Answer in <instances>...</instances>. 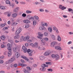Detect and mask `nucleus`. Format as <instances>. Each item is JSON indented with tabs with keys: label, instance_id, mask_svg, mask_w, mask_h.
<instances>
[{
	"label": "nucleus",
	"instance_id": "obj_1",
	"mask_svg": "<svg viewBox=\"0 0 73 73\" xmlns=\"http://www.w3.org/2000/svg\"><path fill=\"white\" fill-rule=\"evenodd\" d=\"M7 46H8L7 49L9 50L8 52V57H10L11 54V51H12V48H11V44L8 43Z\"/></svg>",
	"mask_w": 73,
	"mask_h": 73
},
{
	"label": "nucleus",
	"instance_id": "obj_2",
	"mask_svg": "<svg viewBox=\"0 0 73 73\" xmlns=\"http://www.w3.org/2000/svg\"><path fill=\"white\" fill-rule=\"evenodd\" d=\"M27 53H28V54H29L30 56H32V53H33V51L32 50H30V49H28L27 50Z\"/></svg>",
	"mask_w": 73,
	"mask_h": 73
},
{
	"label": "nucleus",
	"instance_id": "obj_3",
	"mask_svg": "<svg viewBox=\"0 0 73 73\" xmlns=\"http://www.w3.org/2000/svg\"><path fill=\"white\" fill-rule=\"evenodd\" d=\"M21 31H22V29L21 28L18 29V30L15 33V35H19V34L20 33V32H21Z\"/></svg>",
	"mask_w": 73,
	"mask_h": 73
},
{
	"label": "nucleus",
	"instance_id": "obj_4",
	"mask_svg": "<svg viewBox=\"0 0 73 73\" xmlns=\"http://www.w3.org/2000/svg\"><path fill=\"white\" fill-rule=\"evenodd\" d=\"M38 35L39 36H37L38 38H39V39H40V40L42 39V37L43 36V34H41V33H38Z\"/></svg>",
	"mask_w": 73,
	"mask_h": 73
},
{
	"label": "nucleus",
	"instance_id": "obj_5",
	"mask_svg": "<svg viewBox=\"0 0 73 73\" xmlns=\"http://www.w3.org/2000/svg\"><path fill=\"white\" fill-rule=\"evenodd\" d=\"M51 47H53L54 46V45H57V42L56 41H54L52 42L51 43Z\"/></svg>",
	"mask_w": 73,
	"mask_h": 73
},
{
	"label": "nucleus",
	"instance_id": "obj_6",
	"mask_svg": "<svg viewBox=\"0 0 73 73\" xmlns=\"http://www.w3.org/2000/svg\"><path fill=\"white\" fill-rule=\"evenodd\" d=\"M22 49L23 50L24 53H26L27 52V48L26 47L23 46L22 47Z\"/></svg>",
	"mask_w": 73,
	"mask_h": 73
},
{
	"label": "nucleus",
	"instance_id": "obj_7",
	"mask_svg": "<svg viewBox=\"0 0 73 73\" xmlns=\"http://www.w3.org/2000/svg\"><path fill=\"white\" fill-rule=\"evenodd\" d=\"M50 53V51H47L45 52L44 54V56H48Z\"/></svg>",
	"mask_w": 73,
	"mask_h": 73
},
{
	"label": "nucleus",
	"instance_id": "obj_8",
	"mask_svg": "<svg viewBox=\"0 0 73 73\" xmlns=\"http://www.w3.org/2000/svg\"><path fill=\"white\" fill-rule=\"evenodd\" d=\"M18 65L20 66H27V65L21 63H19Z\"/></svg>",
	"mask_w": 73,
	"mask_h": 73
},
{
	"label": "nucleus",
	"instance_id": "obj_9",
	"mask_svg": "<svg viewBox=\"0 0 73 73\" xmlns=\"http://www.w3.org/2000/svg\"><path fill=\"white\" fill-rule=\"evenodd\" d=\"M55 60L57 61L58 60H59V59H60V56L58 54H56L55 57Z\"/></svg>",
	"mask_w": 73,
	"mask_h": 73
},
{
	"label": "nucleus",
	"instance_id": "obj_10",
	"mask_svg": "<svg viewBox=\"0 0 73 73\" xmlns=\"http://www.w3.org/2000/svg\"><path fill=\"white\" fill-rule=\"evenodd\" d=\"M17 16V14L16 13H14L12 15V17L13 18H16Z\"/></svg>",
	"mask_w": 73,
	"mask_h": 73
},
{
	"label": "nucleus",
	"instance_id": "obj_11",
	"mask_svg": "<svg viewBox=\"0 0 73 73\" xmlns=\"http://www.w3.org/2000/svg\"><path fill=\"white\" fill-rule=\"evenodd\" d=\"M55 49H57V50H61V48L59 46H56L55 47Z\"/></svg>",
	"mask_w": 73,
	"mask_h": 73
},
{
	"label": "nucleus",
	"instance_id": "obj_12",
	"mask_svg": "<svg viewBox=\"0 0 73 73\" xmlns=\"http://www.w3.org/2000/svg\"><path fill=\"white\" fill-rule=\"evenodd\" d=\"M23 71L25 73H29V71H28V70L26 69V68H23Z\"/></svg>",
	"mask_w": 73,
	"mask_h": 73
},
{
	"label": "nucleus",
	"instance_id": "obj_13",
	"mask_svg": "<svg viewBox=\"0 0 73 73\" xmlns=\"http://www.w3.org/2000/svg\"><path fill=\"white\" fill-rule=\"evenodd\" d=\"M23 22L24 23H26V24H28V23H31V21L28 20H24L23 21Z\"/></svg>",
	"mask_w": 73,
	"mask_h": 73
},
{
	"label": "nucleus",
	"instance_id": "obj_14",
	"mask_svg": "<svg viewBox=\"0 0 73 73\" xmlns=\"http://www.w3.org/2000/svg\"><path fill=\"white\" fill-rule=\"evenodd\" d=\"M14 60V59L13 58H11L8 61V62L9 63H11V62H12L13 61V60Z\"/></svg>",
	"mask_w": 73,
	"mask_h": 73
},
{
	"label": "nucleus",
	"instance_id": "obj_15",
	"mask_svg": "<svg viewBox=\"0 0 73 73\" xmlns=\"http://www.w3.org/2000/svg\"><path fill=\"white\" fill-rule=\"evenodd\" d=\"M19 7H17L14 9L13 11L15 12H17L19 10Z\"/></svg>",
	"mask_w": 73,
	"mask_h": 73
},
{
	"label": "nucleus",
	"instance_id": "obj_16",
	"mask_svg": "<svg viewBox=\"0 0 73 73\" xmlns=\"http://www.w3.org/2000/svg\"><path fill=\"white\" fill-rule=\"evenodd\" d=\"M57 40L58 41H61V38L60 37V36L58 35V36Z\"/></svg>",
	"mask_w": 73,
	"mask_h": 73
},
{
	"label": "nucleus",
	"instance_id": "obj_17",
	"mask_svg": "<svg viewBox=\"0 0 73 73\" xmlns=\"http://www.w3.org/2000/svg\"><path fill=\"white\" fill-rule=\"evenodd\" d=\"M48 30L49 32H50V33H52V27H49L48 28Z\"/></svg>",
	"mask_w": 73,
	"mask_h": 73
},
{
	"label": "nucleus",
	"instance_id": "obj_18",
	"mask_svg": "<svg viewBox=\"0 0 73 73\" xmlns=\"http://www.w3.org/2000/svg\"><path fill=\"white\" fill-rule=\"evenodd\" d=\"M19 56H20V54H19V53L18 52H16L15 53V56H16V58H18V57H19Z\"/></svg>",
	"mask_w": 73,
	"mask_h": 73
},
{
	"label": "nucleus",
	"instance_id": "obj_19",
	"mask_svg": "<svg viewBox=\"0 0 73 73\" xmlns=\"http://www.w3.org/2000/svg\"><path fill=\"white\" fill-rule=\"evenodd\" d=\"M17 50V48L16 47H14L13 48V51L14 52H16Z\"/></svg>",
	"mask_w": 73,
	"mask_h": 73
},
{
	"label": "nucleus",
	"instance_id": "obj_20",
	"mask_svg": "<svg viewBox=\"0 0 73 73\" xmlns=\"http://www.w3.org/2000/svg\"><path fill=\"white\" fill-rule=\"evenodd\" d=\"M1 40H3V41H4V40H5V38L4 36L3 35L1 36Z\"/></svg>",
	"mask_w": 73,
	"mask_h": 73
},
{
	"label": "nucleus",
	"instance_id": "obj_21",
	"mask_svg": "<svg viewBox=\"0 0 73 73\" xmlns=\"http://www.w3.org/2000/svg\"><path fill=\"white\" fill-rule=\"evenodd\" d=\"M29 38V36H27L25 37V41H27Z\"/></svg>",
	"mask_w": 73,
	"mask_h": 73
},
{
	"label": "nucleus",
	"instance_id": "obj_22",
	"mask_svg": "<svg viewBox=\"0 0 73 73\" xmlns=\"http://www.w3.org/2000/svg\"><path fill=\"white\" fill-rule=\"evenodd\" d=\"M46 29L45 28L42 27V26H40V27L39 29L41 31H42V30H44V29Z\"/></svg>",
	"mask_w": 73,
	"mask_h": 73
},
{
	"label": "nucleus",
	"instance_id": "obj_23",
	"mask_svg": "<svg viewBox=\"0 0 73 73\" xmlns=\"http://www.w3.org/2000/svg\"><path fill=\"white\" fill-rule=\"evenodd\" d=\"M51 37L52 39L53 40H56V37H55V36L54 35H52L51 36Z\"/></svg>",
	"mask_w": 73,
	"mask_h": 73
},
{
	"label": "nucleus",
	"instance_id": "obj_24",
	"mask_svg": "<svg viewBox=\"0 0 73 73\" xmlns=\"http://www.w3.org/2000/svg\"><path fill=\"white\" fill-rule=\"evenodd\" d=\"M41 66L42 67H43V66H44V68H45V67H48V65L45 64H43L41 65Z\"/></svg>",
	"mask_w": 73,
	"mask_h": 73
},
{
	"label": "nucleus",
	"instance_id": "obj_25",
	"mask_svg": "<svg viewBox=\"0 0 73 73\" xmlns=\"http://www.w3.org/2000/svg\"><path fill=\"white\" fill-rule=\"evenodd\" d=\"M36 20H34L33 23V25H36V23H37V22H36Z\"/></svg>",
	"mask_w": 73,
	"mask_h": 73
},
{
	"label": "nucleus",
	"instance_id": "obj_26",
	"mask_svg": "<svg viewBox=\"0 0 73 73\" xmlns=\"http://www.w3.org/2000/svg\"><path fill=\"white\" fill-rule=\"evenodd\" d=\"M20 36L19 35H16L14 37V39H18L19 38Z\"/></svg>",
	"mask_w": 73,
	"mask_h": 73
},
{
	"label": "nucleus",
	"instance_id": "obj_27",
	"mask_svg": "<svg viewBox=\"0 0 73 73\" xmlns=\"http://www.w3.org/2000/svg\"><path fill=\"white\" fill-rule=\"evenodd\" d=\"M34 47L36 48H38V45H37V43H35Z\"/></svg>",
	"mask_w": 73,
	"mask_h": 73
},
{
	"label": "nucleus",
	"instance_id": "obj_28",
	"mask_svg": "<svg viewBox=\"0 0 73 73\" xmlns=\"http://www.w3.org/2000/svg\"><path fill=\"white\" fill-rule=\"evenodd\" d=\"M42 67L43 68L42 69V72H44L46 70V68L45 67H44V66Z\"/></svg>",
	"mask_w": 73,
	"mask_h": 73
},
{
	"label": "nucleus",
	"instance_id": "obj_29",
	"mask_svg": "<svg viewBox=\"0 0 73 73\" xmlns=\"http://www.w3.org/2000/svg\"><path fill=\"white\" fill-rule=\"evenodd\" d=\"M21 41H25V38L24 37V36H21Z\"/></svg>",
	"mask_w": 73,
	"mask_h": 73
},
{
	"label": "nucleus",
	"instance_id": "obj_30",
	"mask_svg": "<svg viewBox=\"0 0 73 73\" xmlns=\"http://www.w3.org/2000/svg\"><path fill=\"white\" fill-rule=\"evenodd\" d=\"M5 25V24H1V28H3V27H4V26Z\"/></svg>",
	"mask_w": 73,
	"mask_h": 73
},
{
	"label": "nucleus",
	"instance_id": "obj_31",
	"mask_svg": "<svg viewBox=\"0 0 73 73\" xmlns=\"http://www.w3.org/2000/svg\"><path fill=\"white\" fill-rule=\"evenodd\" d=\"M27 13H32V11L29 10H27L26 11Z\"/></svg>",
	"mask_w": 73,
	"mask_h": 73
},
{
	"label": "nucleus",
	"instance_id": "obj_32",
	"mask_svg": "<svg viewBox=\"0 0 73 73\" xmlns=\"http://www.w3.org/2000/svg\"><path fill=\"white\" fill-rule=\"evenodd\" d=\"M61 9L62 10H64V9H66V7H65L64 6H62L61 7Z\"/></svg>",
	"mask_w": 73,
	"mask_h": 73
},
{
	"label": "nucleus",
	"instance_id": "obj_33",
	"mask_svg": "<svg viewBox=\"0 0 73 73\" xmlns=\"http://www.w3.org/2000/svg\"><path fill=\"white\" fill-rule=\"evenodd\" d=\"M34 18L35 19H36V20H38V17H37L36 16H34Z\"/></svg>",
	"mask_w": 73,
	"mask_h": 73
},
{
	"label": "nucleus",
	"instance_id": "obj_34",
	"mask_svg": "<svg viewBox=\"0 0 73 73\" xmlns=\"http://www.w3.org/2000/svg\"><path fill=\"white\" fill-rule=\"evenodd\" d=\"M44 57L43 56H40L39 57V60H43V59H44Z\"/></svg>",
	"mask_w": 73,
	"mask_h": 73
},
{
	"label": "nucleus",
	"instance_id": "obj_35",
	"mask_svg": "<svg viewBox=\"0 0 73 73\" xmlns=\"http://www.w3.org/2000/svg\"><path fill=\"white\" fill-rule=\"evenodd\" d=\"M6 3L7 4H11V3H10V1L8 0L6 1Z\"/></svg>",
	"mask_w": 73,
	"mask_h": 73
},
{
	"label": "nucleus",
	"instance_id": "obj_36",
	"mask_svg": "<svg viewBox=\"0 0 73 73\" xmlns=\"http://www.w3.org/2000/svg\"><path fill=\"white\" fill-rule=\"evenodd\" d=\"M27 69L28 70H32V69H31L30 67L28 66L27 67Z\"/></svg>",
	"mask_w": 73,
	"mask_h": 73
},
{
	"label": "nucleus",
	"instance_id": "obj_37",
	"mask_svg": "<svg viewBox=\"0 0 73 73\" xmlns=\"http://www.w3.org/2000/svg\"><path fill=\"white\" fill-rule=\"evenodd\" d=\"M29 26L28 24H27L25 25V28H29Z\"/></svg>",
	"mask_w": 73,
	"mask_h": 73
},
{
	"label": "nucleus",
	"instance_id": "obj_38",
	"mask_svg": "<svg viewBox=\"0 0 73 73\" xmlns=\"http://www.w3.org/2000/svg\"><path fill=\"white\" fill-rule=\"evenodd\" d=\"M35 5H38V4H40V3L37 1H36L35 3Z\"/></svg>",
	"mask_w": 73,
	"mask_h": 73
},
{
	"label": "nucleus",
	"instance_id": "obj_39",
	"mask_svg": "<svg viewBox=\"0 0 73 73\" xmlns=\"http://www.w3.org/2000/svg\"><path fill=\"white\" fill-rule=\"evenodd\" d=\"M22 16L25 17H26V16H27V15L25 13H23L22 15Z\"/></svg>",
	"mask_w": 73,
	"mask_h": 73
},
{
	"label": "nucleus",
	"instance_id": "obj_40",
	"mask_svg": "<svg viewBox=\"0 0 73 73\" xmlns=\"http://www.w3.org/2000/svg\"><path fill=\"white\" fill-rule=\"evenodd\" d=\"M57 27H56L55 26H53V30L54 31H56V29H57Z\"/></svg>",
	"mask_w": 73,
	"mask_h": 73
},
{
	"label": "nucleus",
	"instance_id": "obj_41",
	"mask_svg": "<svg viewBox=\"0 0 73 73\" xmlns=\"http://www.w3.org/2000/svg\"><path fill=\"white\" fill-rule=\"evenodd\" d=\"M41 42H42L46 43V42H45V41L44 38H43V39H42V40H41Z\"/></svg>",
	"mask_w": 73,
	"mask_h": 73
},
{
	"label": "nucleus",
	"instance_id": "obj_42",
	"mask_svg": "<svg viewBox=\"0 0 73 73\" xmlns=\"http://www.w3.org/2000/svg\"><path fill=\"white\" fill-rule=\"evenodd\" d=\"M39 11L40 12H43L44 11V9H39Z\"/></svg>",
	"mask_w": 73,
	"mask_h": 73
},
{
	"label": "nucleus",
	"instance_id": "obj_43",
	"mask_svg": "<svg viewBox=\"0 0 73 73\" xmlns=\"http://www.w3.org/2000/svg\"><path fill=\"white\" fill-rule=\"evenodd\" d=\"M41 44L42 46H44V45H45V44H46V43L41 42Z\"/></svg>",
	"mask_w": 73,
	"mask_h": 73
},
{
	"label": "nucleus",
	"instance_id": "obj_44",
	"mask_svg": "<svg viewBox=\"0 0 73 73\" xmlns=\"http://www.w3.org/2000/svg\"><path fill=\"white\" fill-rule=\"evenodd\" d=\"M56 56V54L54 55V54H53L52 55V57L53 58H55Z\"/></svg>",
	"mask_w": 73,
	"mask_h": 73
},
{
	"label": "nucleus",
	"instance_id": "obj_45",
	"mask_svg": "<svg viewBox=\"0 0 73 73\" xmlns=\"http://www.w3.org/2000/svg\"><path fill=\"white\" fill-rule=\"evenodd\" d=\"M73 10L70 8H69L68 9V12H71V11H72Z\"/></svg>",
	"mask_w": 73,
	"mask_h": 73
},
{
	"label": "nucleus",
	"instance_id": "obj_46",
	"mask_svg": "<svg viewBox=\"0 0 73 73\" xmlns=\"http://www.w3.org/2000/svg\"><path fill=\"white\" fill-rule=\"evenodd\" d=\"M0 8L1 9H5V7L4 6H1Z\"/></svg>",
	"mask_w": 73,
	"mask_h": 73
},
{
	"label": "nucleus",
	"instance_id": "obj_47",
	"mask_svg": "<svg viewBox=\"0 0 73 73\" xmlns=\"http://www.w3.org/2000/svg\"><path fill=\"white\" fill-rule=\"evenodd\" d=\"M46 64H47V65H50V64H51V62H46Z\"/></svg>",
	"mask_w": 73,
	"mask_h": 73
},
{
	"label": "nucleus",
	"instance_id": "obj_48",
	"mask_svg": "<svg viewBox=\"0 0 73 73\" xmlns=\"http://www.w3.org/2000/svg\"><path fill=\"white\" fill-rule=\"evenodd\" d=\"M12 25H14L15 26V25H16V23L14 22L13 23V24H11Z\"/></svg>",
	"mask_w": 73,
	"mask_h": 73
},
{
	"label": "nucleus",
	"instance_id": "obj_49",
	"mask_svg": "<svg viewBox=\"0 0 73 73\" xmlns=\"http://www.w3.org/2000/svg\"><path fill=\"white\" fill-rule=\"evenodd\" d=\"M56 33L58 34L59 33V31H58V29H56Z\"/></svg>",
	"mask_w": 73,
	"mask_h": 73
},
{
	"label": "nucleus",
	"instance_id": "obj_50",
	"mask_svg": "<svg viewBox=\"0 0 73 73\" xmlns=\"http://www.w3.org/2000/svg\"><path fill=\"white\" fill-rule=\"evenodd\" d=\"M44 39V40L46 41H48V38H45Z\"/></svg>",
	"mask_w": 73,
	"mask_h": 73
},
{
	"label": "nucleus",
	"instance_id": "obj_51",
	"mask_svg": "<svg viewBox=\"0 0 73 73\" xmlns=\"http://www.w3.org/2000/svg\"><path fill=\"white\" fill-rule=\"evenodd\" d=\"M3 58H4V56H2L0 57V60L1 59H3Z\"/></svg>",
	"mask_w": 73,
	"mask_h": 73
},
{
	"label": "nucleus",
	"instance_id": "obj_52",
	"mask_svg": "<svg viewBox=\"0 0 73 73\" xmlns=\"http://www.w3.org/2000/svg\"><path fill=\"white\" fill-rule=\"evenodd\" d=\"M48 71H50V72H52L53 70L52 68H49L48 69Z\"/></svg>",
	"mask_w": 73,
	"mask_h": 73
},
{
	"label": "nucleus",
	"instance_id": "obj_53",
	"mask_svg": "<svg viewBox=\"0 0 73 73\" xmlns=\"http://www.w3.org/2000/svg\"><path fill=\"white\" fill-rule=\"evenodd\" d=\"M32 20H34V18L33 17H31V18H29V20H32Z\"/></svg>",
	"mask_w": 73,
	"mask_h": 73
},
{
	"label": "nucleus",
	"instance_id": "obj_54",
	"mask_svg": "<svg viewBox=\"0 0 73 73\" xmlns=\"http://www.w3.org/2000/svg\"><path fill=\"white\" fill-rule=\"evenodd\" d=\"M72 42L71 41H70L68 42V45H70V44H72Z\"/></svg>",
	"mask_w": 73,
	"mask_h": 73
},
{
	"label": "nucleus",
	"instance_id": "obj_55",
	"mask_svg": "<svg viewBox=\"0 0 73 73\" xmlns=\"http://www.w3.org/2000/svg\"><path fill=\"white\" fill-rule=\"evenodd\" d=\"M3 61L2 60H0V64H3Z\"/></svg>",
	"mask_w": 73,
	"mask_h": 73
},
{
	"label": "nucleus",
	"instance_id": "obj_56",
	"mask_svg": "<svg viewBox=\"0 0 73 73\" xmlns=\"http://www.w3.org/2000/svg\"><path fill=\"white\" fill-rule=\"evenodd\" d=\"M44 35L45 36H47V35H48V33H47L46 32L44 33Z\"/></svg>",
	"mask_w": 73,
	"mask_h": 73
},
{
	"label": "nucleus",
	"instance_id": "obj_57",
	"mask_svg": "<svg viewBox=\"0 0 73 73\" xmlns=\"http://www.w3.org/2000/svg\"><path fill=\"white\" fill-rule=\"evenodd\" d=\"M20 3L21 4H25V3L23 2H20Z\"/></svg>",
	"mask_w": 73,
	"mask_h": 73
},
{
	"label": "nucleus",
	"instance_id": "obj_58",
	"mask_svg": "<svg viewBox=\"0 0 73 73\" xmlns=\"http://www.w3.org/2000/svg\"><path fill=\"white\" fill-rule=\"evenodd\" d=\"M26 61H28V58H27L25 56V58L24 59Z\"/></svg>",
	"mask_w": 73,
	"mask_h": 73
},
{
	"label": "nucleus",
	"instance_id": "obj_59",
	"mask_svg": "<svg viewBox=\"0 0 73 73\" xmlns=\"http://www.w3.org/2000/svg\"><path fill=\"white\" fill-rule=\"evenodd\" d=\"M28 42H29V43H31V42H32V40H28Z\"/></svg>",
	"mask_w": 73,
	"mask_h": 73
},
{
	"label": "nucleus",
	"instance_id": "obj_60",
	"mask_svg": "<svg viewBox=\"0 0 73 73\" xmlns=\"http://www.w3.org/2000/svg\"><path fill=\"white\" fill-rule=\"evenodd\" d=\"M9 42H11V44H12V43H13V40H9Z\"/></svg>",
	"mask_w": 73,
	"mask_h": 73
},
{
	"label": "nucleus",
	"instance_id": "obj_61",
	"mask_svg": "<svg viewBox=\"0 0 73 73\" xmlns=\"http://www.w3.org/2000/svg\"><path fill=\"white\" fill-rule=\"evenodd\" d=\"M25 44L26 46H27V47L28 46V43H25Z\"/></svg>",
	"mask_w": 73,
	"mask_h": 73
},
{
	"label": "nucleus",
	"instance_id": "obj_62",
	"mask_svg": "<svg viewBox=\"0 0 73 73\" xmlns=\"http://www.w3.org/2000/svg\"><path fill=\"white\" fill-rule=\"evenodd\" d=\"M15 42H16L17 43L19 42V40H15Z\"/></svg>",
	"mask_w": 73,
	"mask_h": 73
},
{
	"label": "nucleus",
	"instance_id": "obj_63",
	"mask_svg": "<svg viewBox=\"0 0 73 73\" xmlns=\"http://www.w3.org/2000/svg\"><path fill=\"white\" fill-rule=\"evenodd\" d=\"M41 25L43 27H45V23H41Z\"/></svg>",
	"mask_w": 73,
	"mask_h": 73
},
{
	"label": "nucleus",
	"instance_id": "obj_64",
	"mask_svg": "<svg viewBox=\"0 0 73 73\" xmlns=\"http://www.w3.org/2000/svg\"><path fill=\"white\" fill-rule=\"evenodd\" d=\"M30 45L32 46H33V47H34V45L33 43H31Z\"/></svg>",
	"mask_w": 73,
	"mask_h": 73
}]
</instances>
